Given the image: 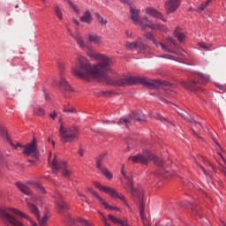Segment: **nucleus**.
Returning a JSON list of instances; mask_svg holds the SVG:
<instances>
[{"label":"nucleus","mask_w":226,"mask_h":226,"mask_svg":"<svg viewBox=\"0 0 226 226\" xmlns=\"http://www.w3.org/2000/svg\"><path fill=\"white\" fill-rule=\"evenodd\" d=\"M79 225L78 226H93V223L84 220V219H79Z\"/></svg>","instance_id":"58836bf2"},{"label":"nucleus","mask_w":226,"mask_h":226,"mask_svg":"<svg viewBox=\"0 0 226 226\" xmlns=\"http://www.w3.org/2000/svg\"><path fill=\"white\" fill-rule=\"evenodd\" d=\"M174 35L180 43H183V41H185V40L186 39V35L185 34V33H183V31H181V28L179 27L176 28Z\"/></svg>","instance_id":"a878e982"},{"label":"nucleus","mask_w":226,"mask_h":226,"mask_svg":"<svg viewBox=\"0 0 226 226\" xmlns=\"http://www.w3.org/2000/svg\"><path fill=\"white\" fill-rule=\"evenodd\" d=\"M60 128L59 133L61 137V142L66 144L67 142H73L77 137H79V128L73 127H66L63 123V120H59Z\"/></svg>","instance_id":"6e6552de"},{"label":"nucleus","mask_w":226,"mask_h":226,"mask_svg":"<svg viewBox=\"0 0 226 226\" xmlns=\"http://www.w3.org/2000/svg\"><path fill=\"white\" fill-rule=\"evenodd\" d=\"M164 57H165V59H170V56H169V55Z\"/></svg>","instance_id":"052dcab7"},{"label":"nucleus","mask_w":226,"mask_h":226,"mask_svg":"<svg viewBox=\"0 0 226 226\" xmlns=\"http://www.w3.org/2000/svg\"><path fill=\"white\" fill-rule=\"evenodd\" d=\"M29 210L33 215H34L35 218L39 222L40 226H47V222H49V215H45L41 219H40V210H38V207L33 203L27 204Z\"/></svg>","instance_id":"ddd939ff"},{"label":"nucleus","mask_w":226,"mask_h":226,"mask_svg":"<svg viewBox=\"0 0 226 226\" xmlns=\"http://www.w3.org/2000/svg\"><path fill=\"white\" fill-rule=\"evenodd\" d=\"M96 19L101 26H107V19H103L99 13L96 14Z\"/></svg>","instance_id":"e433bc0d"},{"label":"nucleus","mask_w":226,"mask_h":226,"mask_svg":"<svg viewBox=\"0 0 226 226\" xmlns=\"http://www.w3.org/2000/svg\"><path fill=\"white\" fill-rule=\"evenodd\" d=\"M65 98H68V95H67V94H65Z\"/></svg>","instance_id":"69168bd1"},{"label":"nucleus","mask_w":226,"mask_h":226,"mask_svg":"<svg viewBox=\"0 0 226 226\" xmlns=\"http://www.w3.org/2000/svg\"><path fill=\"white\" fill-rule=\"evenodd\" d=\"M79 20L85 24H91V22H93V15H91V11H86L85 13L79 18Z\"/></svg>","instance_id":"5701e85b"},{"label":"nucleus","mask_w":226,"mask_h":226,"mask_svg":"<svg viewBox=\"0 0 226 226\" xmlns=\"http://www.w3.org/2000/svg\"><path fill=\"white\" fill-rule=\"evenodd\" d=\"M81 200H86V202H87V197H86V199L84 197H81Z\"/></svg>","instance_id":"13d9d810"},{"label":"nucleus","mask_w":226,"mask_h":226,"mask_svg":"<svg viewBox=\"0 0 226 226\" xmlns=\"http://www.w3.org/2000/svg\"><path fill=\"white\" fill-rule=\"evenodd\" d=\"M103 124H116V122L115 121L107 120V121H103Z\"/></svg>","instance_id":"49530a36"},{"label":"nucleus","mask_w":226,"mask_h":226,"mask_svg":"<svg viewBox=\"0 0 226 226\" xmlns=\"http://www.w3.org/2000/svg\"><path fill=\"white\" fill-rule=\"evenodd\" d=\"M54 11L57 19H59V20H63V11H61V8L59 7V5H55Z\"/></svg>","instance_id":"7c9ffc66"},{"label":"nucleus","mask_w":226,"mask_h":226,"mask_svg":"<svg viewBox=\"0 0 226 226\" xmlns=\"http://www.w3.org/2000/svg\"><path fill=\"white\" fill-rule=\"evenodd\" d=\"M55 202L56 207L60 211H66V209H68V205L66 204V201H64V199H63V196L59 192H56L55 195Z\"/></svg>","instance_id":"a211bd4d"},{"label":"nucleus","mask_w":226,"mask_h":226,"mask_svg":"<svg viewBox=\"0 0 226 226\" xmlns=\"http://www.w3.org/2000/svg\"><path fill=\"white\" fill-rule=\"evenodd\" d=\"M160 100L162 102H164V103H168L169 101H167L166 99H163V97H160Z\"/></svg>","instance_id":"6e6d98bb"},{"label":"nucleus","mask_w":226,"mask_h":226,"mask_svg":"<svg viewBox=\"0 0 226 226\" xmlns=\"http://www.w3.org/2000/svg\"><path fill=\"white\" fill-rule=\"evenodd\" d=\"M154 117H156V119H158L159 121H161L162 123H168V124H174V123H172V121L167 119L166 117H163L162 115L157 114Z\"/></svg>","instance_id":"72a5a7b5"},{"label":"nucleus","mask_w":226,"mask_h":226,"mask_svg":"<svg viewBox=\"0 0 226 226\" xmlns=\"http://www.w3.org/2000/svg\"><path fill=\"white\" fill-rule=\"evenodd\" d=\"M199 46L201 48V49H205L206 50H207V49H209V47H211L210 44H206L204 42H200L199 43Z\"/></svg>","instance_id":"ea45409f"},{"label":"nucleus","mask_w":226,"mask_h":226,"mask_svg":"<svg viewBox=\"0 0 226 226\" xmlns=\"http://www.w3.org/2000/svg\"><path fill=\"white\" fill-rule=\"evenodd\" d=\"M23 154L26 156H33L34 158H37L40 154V151H38V147L36 145V139H33L31 143L26 144L23 147Z\"/></svg>","instance_id":"f8f14e48"},{"label":"nucleus","mask_w":226,"mask_h":226,"mask_svg":"<svg viewBox=\"0 0 226 226\" xmlns=\"http://www.w3.org/2000/svg\"><path fill=\"white\" fill-rule=\"evenodd\" d=\"M99 79H102V80H104L106 84L109 86H118L119 87H126V86H133L134 84H142L143 86H146L147 87H154L164 90V93L169 98L170 96H172L174 94V85H170V83L167 81H161L159 79L156 80H151L147 78H137L133 76H127L124 78H118V79H113L109 77L107 73L105 72V76H100Z\"/></svg>","instance_id":"f03ea898"},{"label":"nucleus","mask_w":226,"mask_h":226,"mask_svg":"<svg viewBox=\"0 0 226 226\" xmlns=\"http://www.w3.org/2000/svg\"><path fill=\"white\" fill-rule=\"evenodd\" d=\"M78 154L79 156H84V150L82 148H79Z\"/></svg>","instance_id":"8fccbe9b"},{"label":"nucleus","mask_w":226,"mask_h":226,"mask_svg":"<svg viewBox=\"0 0 226 226\" xmlns=\"http://www.w3.org/2000/svg\"><path fill=\"white\" fill-rule=\"evenodd\" d=\"M29 163H34V161L33 160H28Z\"/></svg>","instance_id":"680f3d73"},{"label":"nucleus","mask_w":226,"mask_h":226,"mask_svg":"<svg viewBox=\"0 0 226 226\" xmlns=\"http://www.w3.org/2000/svg\"><path fill=\"white\" fill-rule=\"evenodd\" d=\"M180 116L182 117H184L186 121H189V123H192V124H194V126H202V124L199 122H196L195 120H193V118H192V117H190V115H188V113H181Z\"/></svg>","instance_id":"cd10ccee"},{"label":"nucleus","mask_w":226,"mask_h":226,"mask_svg":"<svg viewBox=\"0 0 226 226\" xmlns=\"http://www.w3.org/2000/svg\"><path fill=\"white\" fill-rule=\"evenodd\" d=\"M94 185L95 188H98V190H100L101 192H104V193H108L113 199H119L120 200H122V202H124L125 206H127V207H130V205L128 204L126 198H124V195H123L122 193L117 192L116 190H114L111 187L102 185V184L98 182H94Z\"/></svg>","instance_id":"9d476101"},{"label":"nucleus","mask_w":226,"mask_h":226,"mask_svg":"<svg viewBox=\"0 0 226 226\" xmlns=\"http://www.w3.org/2000/svg\"><path fill=\"white\" fill-rule=\"evenodd\" d=\"M204 10H206V6L203 4H201V5L198 7V11H204Z\"/></svg>","instance_id":"a18cd8bd"},{"label":"nucleus","mask_w":226,"mask_h":226,"mask_svg":"<svg viewBox=\"0 0 226 226\" xmlns=\"http://www.w3.org/2000/svg\"><path fill=\"white\" fill-rule=\"evenodd\" d=\"M37 188L39 190V192H41V193H45V188H43V186L40 184H37Z\"/></svg>","instance_id":"79ce46f5"},{"label":"nucleus","mask_w":226,"mask_h":226,"mask_svg":"<svg viewBox=\"0 0 226 226\" xmlns=\"http://www.w3.org/2000/svg\"><path fill=\"white\" fill-rule=\"evenodd\" d=\"M49 142H51V141H52V142H51V143H52V146H56V141H54V140H50V139H49Z\"/></svg>","instance_id":"4d7b16f0"},{"label":"nucleus","mask_w":226,"mask_h":226,"mask_svg":"<svg viewBox=\"0 0 226 226\" xmlns=\"http://www.w3.org/2000/svg\"><path fill=\"white\" fill-rule=\"evenodd\" d=\"M212 2H213V0H207L206 2H203L202 4L205 5V8H207V6H209V4H211Z\"/></svg>","instance_id":"c03bdc74"},{"label":"nucleus","mask_w":226,"mask_h":226,"mask_svg":"<svg viewBox=\"0 0 226 226\" xmlns=\"http://www.w3.org/2000/svg\"><path fill=\"white\" fill-rule=\"evenodd\" d=\"M68 31H69L72 38H73L75 40L77 45H79V49H86V42L84 41V37L79 35V33L72 34V32H70V30H68Z\"/></svg>","instance_id":"412c9836"},{"label":"nucleus","mask_w":226,"mask_h":226,"mask_svg":"<svg viewBox=\"0 0 226 226\" xmlns=\"http://www.w3.org/2000/svg\"><path fill=\"white\" fill-rule=\"evenodd\" d=\"M72 22H73L76 26H80V22H79V20H77L76 19H72Z\"/></svg>","instance_id":"603ef678"},{"label":"nucleus","mask_w":226,"mask_h":226,"mask_svg":"<svg viewBox=\"0 0 226 226\" xmlns=\"http://www.w3.org/2000/svg\"><path fill=\"white\" fill-rule=\"evenodd\" d=\"M51 165L55 170H63L64 177H70L72 176V170L66 169V162L57 161V156L55 155L54 160L51 162Z\"/></svg>","instance_id":"9b49d317"},{"label":"nucleus","mask_w":226,"mask_h":226,"mask_svg":"<svg viewBox=\"0 0 226 226\" xmlns=\"http://www.w3.org/2000/svg\"><path fill=\"white\" fill-rule=\"evenodd\" d=\"M16 185L18 186L19 190H20V192H22V193H24L25 195H31L33 193L29 186L25 184L18 182L16 183Z\"/></svg>","instance_id":"393cba45"},{"label":"nucleus","mask_w":226,"mask_h":226,"mask_svg":"<svg viewBox=\"0 0 226 226\" xmlns=\"http://www.w3.org/2000/svg\"><path fill=\"white\" fill-rule=\"evenodd\" d=\"M190 207H192V204L189 203Z\"/></svg>","instance_id":"338daca9"},{"label":"nucleus","mask_w":226,"mask_h":226,"mask_svg":"<svg viewBox=\"0 0 226 226\" xmlns=\"http://www.w3.org/2000/svg\"><path fill=\"white\" fill-rule=\"evenodd\" d=\"M130 13H131V20L134 24H137L139 20L140 19V11L133 6H130Z\"/></svg>","instance_id":"4be33fe9"},{"label":"nucleus","mask_w":226,"mask_h":226,"mask_svg":"<svg viewBox=\"0 0 226 226\" xmlns=\"http://www.w3.org/2000/svg\"><path fill=\"white\" fill-rule=\"evenodd\" d=\"M101 170V172H102V174L107 177V179H110L112 177V173H110V171H109V170L102 168Z\"/></svg>","instance_id":"4c0bfd02"},{"label":"nucleus","mask_w":226,"mask_h":226,"mask_svg":"<svg viewBox=\"0 0 226 226\" xmlns=\"http://www.w3.org/2000/svg\"><path fill=\"white\" fill-rule=\"evenodd\" d=\"M77 193H78V195H79V197H84V199H86V196L84 195V193H82V192H77Z\"/></svg>","instance_id":"5fc2aeb1"},{"label":"nucleus","mask_w":226,"mask_h":226,"mask_svg":"<svg viewBox=\"0 0 226 226\" xmlns=\"http://www.w3.org/2000/svg\"><path fill=\"white\" fill-rule=\"evenodd\" d=\"M1 139L2 142H4L5 144H10L11 147H17L11 140V137H10V134L8 133V129H6V127H1Z\"/></svg>","instance_id":"6ab92c4d"},{"label":"nucleus","mask_w":226,"mask_h":226,"mask_svg":"<svg viewBox=\"0 0 226 226\" xmlns=\"http://www.w3.org/2000/svg\"><path fill=\"white\" fill-rule=\"evenodd\" d=\"M130 119H134V121H146V117L142 113L139 112H132L129 115Z\"/></svg>","instance_id":"b1692460"},{"label":"nucleus","mask_w":226,"mask_h":226,"mask_svg":"<svg viewBox=\"0 0 226 226\" xmlns=\"http://www.w3.org/2000/svg\"><path fill=\"white\" fill-rule=\"evenodd\" d=\"M144 36L145 38H147V40H150L151 41H153V43H154L157 47H161L162 50H164V52H170L172 54H180V56H185V54H186V52L183 49H178L177 51L174 49V48L176 47V41L172 37H168L166 39L168 45H165L162 42L157 43L154 38L153 37L152 33H146Z\"/></svg>","instance_id":"0eeeda50"},{"label":"nucleus","mask_w":226,"mask_h":226,"mask_svg":"<svg viewBox=\"0 0 226 226\" xmlns=\"http://www.w3.org/2000/svg\"><path fill=\"white\" fill-rule=\"evenodd\" d=\"M36 200H41V197H37Z\"/></svg>","instance_id":"e2e57ef3"},{"label":"nucleus","mask_w":226,"mask_h":226,"mask_svg":"<svg viewBox=\"0 0 226 226\" xmlns=\"http://www.w3.org/2000/svg\"><path fill=\"white\" fill-rule=\"evenodd\" d=\"M221 225H222V226H226V223H225V222H223V221H221Z\"/></svg>","instance_id":"bf43d9fd"},{"label":"nucleus","mask_w":226,"mask_h":226,"mask_svg":"<svg viewBox=\"0 0 226 226\" xmlns=\"http://www.w3.org/2000/svg\"><path fill=\"white\" fill-rule=\"evenodd\" d=\"M136 26H139L141 31H146V27L152 29V31H162V33H167L169 31L167 26L162 24L153 23L147 17L139 18L138 22H136Z\"/></svg>","instance_id":"1a4fd4ad"},{"label":"nucleus","mask_w":226,"mask_h":226,"mask_svg":"<svg viewBox=\"0 0 226 226\" xmlns=\"http://www.w3.org/2000/svg\"><path fill=\"white\" fill-rule=\"evenodd\" d=\"M146 11L147 15L154 17L155 19H160L161 20H162V22H166V19L163 18V14H162V12H160L158 10L153 7H148L146 9Z\"/></svg>","instance_id":"aec40b11"},{"label":"nucleus","mask_w":226,"mask_h":226,"mask_svg":"<svg viewBox=\"0 0 226 226\" xmlns=\"http://www.w3.org/2000/svg\"><path fill=\"white\" fill-rule=\"evenodd\" d=\"M89 41H92L95 45H102V37L95 34H88Z\"/></svg>","instance_id":"bb28decb"},{"label":"nucleus","mask_w":226,"mask_h":226,"mask_svg":"<svg viewBox=\"0 0 226 226\" xmlns=\"http://www.w3.org/2000/svg\"><path fill=\"white\" fill-rule=\"evenodd\" d=\"M145 212H146V210L144 208V203H143V216H144V218H142V214H140V212H139V215H140V218L143 222V225L144 226H150L149 222L147 221V217H146V213ZM155 226H158V224H155Z\"/></svg>","instance_id":"473e14b6"},{"label":"nucleus","mask_w":226,"mask_h":226,"mask_svg":"<svg viewBox=\"0 0 226 226\" xmlns=\"http://www.w3.org/2000/svg\"><path fill=\"white\" fill-rule=\"evenodd\" d=\"M132 34H132V32H130V31L125 32V35L127 36V38H132Z\"/></svg>","instance_id":"09e8293b"},{"label":"nucleus","mask_w":226,"mask_h":226,"mask_svg":"<svg viewBox=\"0 0 226 226\" xmlns=\"http://www.w3.org/2000/svg\"><path fill=\"white\" fill-rule=\"evenodd\" d=\"M117 124L121 125V124H124V126H126V128H129L131 123H130V119L126 118V117H122L120 118V120L118 121Z\"/></svg>","instance_id":"f704fd0d"},{"label":"nucleus","mask_w":226,"mask_h":226,"mask_svg":"<svg viewBox=\"0 0 226 226\" xmlns=\"http://www.w3.org/2000/svg\"><path fill=\"white\" fill-rule=\"evenodd\" d=\"M1 218L11 226H38L26 213L17 208L2 207Z\"/></svg>","instance_id":"7ed1b4c3"},{"label":"nucleus","mask_w":226,"mask_h":226,"mask_svg":"<svg viewBox=\"0 0 226 226\" xmlns=\"http://www.w3.org/2000/svg\"><path fill=\"white\" fill-rule=\"evenodd\" d=\"M121 174L123 177L127 180V183L124 184L123 187L126 192H131L132 200L136 204H139V213L142 218H144V189L141 187H133V180L126 176V173L124 172V164H122Z\"/></svg>","instance_id":"39448f33"},{"label":"nucleus","mask_w":226,"mask_h":226,"mask_svg":"<svg viewBox=\"0 0 226 226\" xmlns=\"http://www.w3.org/2000/svg\"><path fill=\"white\" fill-rule=\"evenodd\" d=\"M220 170H221L222 174H223V176H226V169H225V167L221 166Z\"/></svg>","instance_id":"de8ad7c7"},{"label":"nucleus","mask_w":226,"mask_h":226,"mask_svg":"<svg viewBox=\"0 0 226 226\" xmlns=\"http://www.w3.org/2000/svg\"><path fill=\"white\" fill-rule=\"evenodd\" d=\"M49 117H51V119H56L57 113L56 111H53L52 113L49 114Z\"/></svg>","instance_id":"37998d69"},{"label":"nucleus","mask_w":226,"mask_h":226,"mask_svg":"<svg viewBox=\"0 0 226 226\" xmlns=\"http://www.w3.org/2000/svg\"><path fill=\"white\" fill-rule=\"evenodd\" d=\"M196 164L198 165V167H200V169H201V170L203 171L205 176H209V174L207 173V170H206V169H204V167H202V165H200V163L196 162Z\"/></svg>","instance_id":"a19ab883"},{"label":"nucleus","mask_w":226,"mask_h":226,"mask_svg":"<svg viewBox=\"0 0 226 226\" xmlns=\"http://www.w3.org/2000/svg\"><path fill=\"white\" fill-rule=\"evenodd\" d=\"M55 84L56 86H59L61 89H63L64 93H72L73 91V88H72V86L68 84V81H66V79H64V73H63V71L60 72V82L57 84L56 81H55Z\"/></svg>","instance_id":"f3484780"},{"label":"nucleus","mask_w":226,"mask_h":226,"mask_svg":"<svg viewBox=\"0 0 226 226\" xmlns=\"http://www.w3.org/2000/svg\"><path fill=\"white\" fill-rule=\"evenodd\" d=\"M106 156L107 154H102L96 157V168L98 170H102L103 168V165H102V162L105 160Z\"/></svg>","instance_id":"c85d7f7f"},{"label":"nucleus","mask_w":226,"mask_h":226,"mask_svg":"<svg viewBox=\"0 0 226 226\" xmlns=\"http://www.w3.org/2000/svg\"><path fill=\"white\" fill-rule=\"evenodd\" d=\"M88 192L92 193L94 197L97 198L99 202L102 204V206L105 207V209L119 211V208L117 207H112L111 205H109L107 201H105V200H103V198H102V196H100V194H98V192L93 190V188L89 187Z\"/></svg>","instance_id":"2eb2a0df"},{"label":"nucleus","mask_w":226,"mask_h":226,"mask_svg":"<svg viewBox=\"0 0 226 226\" xmlns=\"http://www.w3.org/2000/svg\"><path fill=\"white\" fill-rule=\"evenodd\" d=\"M14 146L16 147H14V149H17V147H23L24 148V145H22V144H20V143H17L16 145L14 144Z\"/></svg>","instance_id":"3c124183"},{"label":"nucleus","mask_w":226,"mask_h":226,"mask_svg":"<svg viewBox=\"0 0 226 226\" xmlns=\"http://www.w3.org/2000/svg\"><path fill=\"white\" fill-rule=\"evenodd\" d=\"M68 4L71 6V8L75 11V13H80V9L72 2V0H68Z\"/></svg>","instance_id":"c9c22d12"},{"label":"nucleus","mask_w":226,"mask_h":226,"mask_svg":"<svg viewBox=\"0 0 226 226\" xmlns=\"http://www.w3.org/2000/svg\"><path fill=\"white\" fill-rule=\"evenodd\" d=\"M128 160L132 161V163H142L143 165H147L149 162L154 161V165H157L158 170L156 172L157 176H162L165 179L172 177V174L169 170H165V163L163 161L153 154L149 151H145L143 154H139L137 155L129 156Z\"/></svg>","instance_id":"20e7f679"},{"label":"nucleus","mask_w":226,"mask_h":226,"mask_svg":"<svg viewBox=\"0 0 226 226\" xmlns=\"http://www.w3.org/2000/svg\"><path fill=\"white\" fill-rule=\"evenodd\" d=\"M87 56L92 59H97L99 62L93 65L86 56H78L76 65L72 69L73 75L83 80H91L93 77L95 79L105 77V72H109L112 66V59L105 55L93 51L88 52Z\"/></svg>","instance_id":"f257e3e1"},{"label":"nucleus","mask_w":226,"mask_h":226,"mask_svg":"<svg viewBox=\"0 0 226 226\" xmlns=\"http://www.w3.org/2000/svg\"><path fill=\"white\" fill-rule=\"evenodd\" d=\"M64 112H65V114H77V109L72 106H64Z\"/></svg>","instance_id":"2f4dec72"},{"label":"nucleus","mask_w":226,"mask_h":226,"mask_svg":"<svg viewBox=\"0 0 226 226\" xmlns=\"http://www.w3.org/2000/svg\"><path fill=\"white\" fill-rule=\"evenodd\" d=\"M124 4H130V0H120Z\"/></svg>","instance_id":"864d4df0"},{"label":"nucleus","mask_w":226,"mask_h":226,"mask_svg":"<svg viewBox=\"0 0 226 226\" xmlns=\"http://www.w3.org/2000/svg\"><path fill=\"white\" fill-rule=\"evenodd\" d=\"M127 151H130V145L127 146Z\"/></svg>","instance_id":"0e129e2a"},{"label":"nucleus","mask_w":226,"mask_h":226,"mask_svg":"<svg viewBox=\"0 0 226 226\" xmlns=\"http://www.w3.org/2000/svg\"><path fill=\"white\" fill-rule=\"evenodd\" d=\"M209 81V76L204 75L200 72H190L188 81H181L182 86L187 91L195 93L202 87L203 84Z\"/></svg>","instance_id":"423d86ee"},{"label":"nucleus","mask_w":226,"mask_h":226,"mask_svg":"<svg viewBox=\"0 0 226 226\" xmlns=\"http://www.w3.org/2000/svg\"><path fill=\"white\" fill-rule=\"evenodd\" d=\"M180 4H181V0H168L165 3V10H166L167 15H169V13H174V11H177Z\"/></svg>","instance_id":"dca6fc26"},{"label":"nucleus","mask_w":226,"mask_h":226,"mask_svg":"<svg viewBox=\"0 0 226 226\" xmlns=\"http://www.w3.org/2000/svg\"><path fill=\"white\" fill-rule=\"evenodd\" d=\"M34 116H45V109L41 107L36 106L34 108Z\"/></svg>","instance_id":"c756f323"},{"label":"nucleus","mask_w":226,"mask_h":226,"mask_svg":"<svg viewBox=\"0 0 226 226\" xmlns=\"http://www.w3.org/2000/svg\"><path fill=\"white\" fill-rule=\"evenodd\" d=\"M125 47L127 50H133L135 49H139V50H146V49H147V45L142 42V38L140 37L138 38L137 41H127L125 43Z\"/></svg>","instance_id":"4468645a"}]
</instances>
